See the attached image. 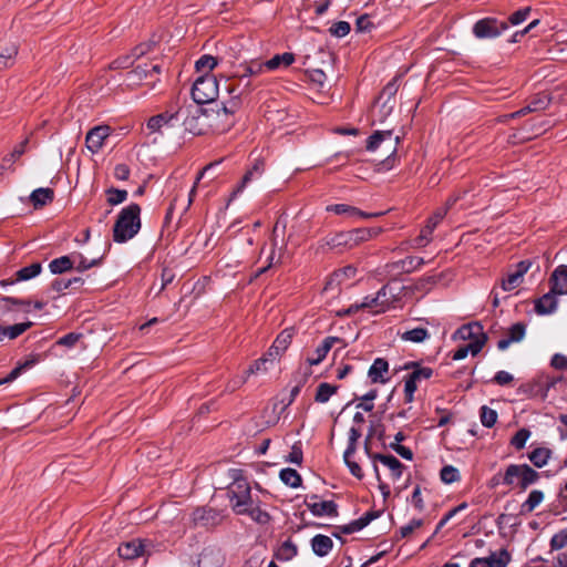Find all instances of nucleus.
Wrapping results in <instances>:
<instances>
[{"mask_svg": "<svg viewBox=\"0 0 567 567\" xmlns=\"http://www.w3.org/2000/svg\"><path fill=\"white\" fill-rule=\"evenodd\" d=\"M18 305L30 306V302L11 297L0 299V342L6 339L13 340L18 338L33 324L31 321L9 324L10 321L17 319V311L13 306Z\"/></svg>", "mask_w": 567, "mask_h": 567, "instance_id": "f257e3e1", "label": "nucleus"}, {"mask_svg": "<svg viewBox=\"0 0 567 567\" xmlns=\"http://www.w3.org/2000/svg\"><path fill=\"white\" fill-rule=\"evenodd\" d=\"M141 207L132 203L124 207L114 224L113 239L115 243H126L137 235L141 229Z\"/></svg>", "mask_w": 567, "mask_h": 567, "instance_id": "f03ea898", "label": "nucleus"}, {"mask_svg": "<svg viewBox=\"0 0 567 567\" xmlns=\"http://www.w3.org/2000/svg\"><path fill=\"white\" fill-rule=\"evenodd\" d=\"M456 333L461 339H470L471 341L465 346H461L453 353V360H463L468 353L476 355L482 350L487 339L483 332L482 326L477 322L462 326Z\"/></svg>", "mask_w": 567, "mask_h": 567, "instance_id": "7ed1b4c3", "label": "nucleus"}, {"mask_svg": "<svg viewBox=\"0 0 567 567\" xmlns=\"http://www.w3.org/2000/svg\"><path fill=\"white\" fill-rule=\"evenodd\" d=\"M239 106L240 100L237 95L212 113L205 111L202 116L215 132L224 133L234 125L235 113L239 110Z\"/></svg>", "mask_w": 567, "mask_h": 567, "instance_id": "20e7f679", "label": "nucleus"}, {"mask_svg": "<svg viewBox=\"0 0 567 567\" xmlns=\"http://www.w3.org/2000/svg\"><path fill=\"white\" fill-rule=\"evenodd\" d=\"M239 472L238 470H233L234 482L228 487V495L233 511L238 515H244L247 511V506L252 504V498L249 483L238 476Z\"/></svg>", "mask_w": 567, "mask_h": 567, "instance_id": "39448f33", "label": "nucleus"}, {"mask_svg": "<svg viewBox=\"0 0 567 567\" xmlns=\"http://www.w3.org/2000/svg\"><path fill=\"white\" fill-rule=\"evenodd\" d=\"M538 478L539 474L529 465L511 464L504 473L503 484L507 486H517L522 491H525L529 485L536 483Z\"/></svg>", "mask_w": 567, "mask_h": 567, "instance_id": "423d86ee", "label": "nucleus"}, {"mask_svg": "<svg viewBox=\"0 0 567 567\" xmlns=\"http://www.w3.org/2000/svg\"><path fill=\"white\" fill-rule=\"evenodd\" d=\"M217 95L218 86L213 76L197 79L192 87V96L197 104L214 102Z\"/></svg>", "mask_w": 567, "mask_h": 567, "instance_id": "0eeeda50", "label": "nucleus"}, {"mask_svg": "<svg viewBox=\"0 0 567 567\" xmlns=\"http://www.w3.org/2000/svg\"><path fill=\"white\" fill-rule=\"evenodd\" d=\"M183 113L181 111L164 112L152 116L147 122V128L151 133L165 134L182 123Z\"/></svg>", "mask_w": 567, "mask_h": 567, "instance_id": "6e6552de", "label": "nucleus"}, {"mask_svg": "<svg viewBox=\"0 0 567 567\" xmlns=\"http://www.w3.org/2000/svg\"><path fill=\"white\" fill-rule=\"evenodd\" d=\"M223 522V515L219 511L212 507H197L190 514L192 527L212 528Z\"/></svg>", "mask_w": 567, "mask_h": 567, "instance_id": "1a4fd4ad", "label": "nucleus"}, {"mask_svg": "<svg viewBox=\"0 0 567 567\" xmlns=\"http://www.w3.org/2000/svg\"><path fill=\"white\" fill-rule=\"evenodd\" d=\"M508 29L506 21H499L496 18H484L473 25V33L477 39H489L501 35Z\"/></svg>", "mask_w": 567, "mask_h": 567, "instance_id": "9d476101", "label": "nucleus"}, {"mask_svg": "<svg viewBox=\"0 0 567 567\" xmlns=\"http://www.w3.org/2000/svg\"><path fill=\"white\" fill-rule=\"evenodd\" d=\"M159 73L161 66L158 64H152L151 69L146 64L136 65L126 74V80L131 85L145 84L153 87Z\"/></svg>", "mask_w": 567, "mask_h": 567, "instance_id": "9b49d317", "label": "nucleus"}, {"mask_svg": "<svg viewBox=\"0 0 567 567\" xmlns=\"http://www.w3.org/2000/svg\"><path fill=\"white\" fill-rule=\"evenodd\" d=\"M153 543L148 539L135 538L125 543H122L118 548V555L123 559H135L144 555L150 554V548Z\"/></svg>", "mask_w": 567, "mask_h": 567, "instance_id": "f8f14e48", "label": "nucleus"}, {"mask_svg": "<svg viewBox=\"0 0 567 567\" xmlns=\"http://www.w3.org/2000/svg\"><path fill=\"white\" fill-rule=\"evenodd\" d=\"M388 142L390 147V155H394L396 152V146L400 143V136H393L391 130L386 131H375L369 138L367 140V150L370 152L377 151L382 143Z\"/></svg>", "mask_w": 567, "mask_h": 567, "instance_id": "ddd939ff", "label": "nucleus"}, {"mask_svg": "<svg viewBox=\"0 0 567 567\" xmlns=\"http://www.w3.org/2000/svg\"><path fill=\"white\" fill-rule=\"evenodd\" d=\"M111 131L109 125H99L91 128L85 137L87 150L93 154L97 153L102 148L104 141L110 136Z\"/></svg>", "mask_w": 567, "mask_h": 567, "instance_id": "4468645a", "label": "nucleus"}, {"mask_svg": "<svg viewBox=\"0 0 567 567\" xmlns=\"http://www.w3.org/2000/svg\"><path fill=\"white\" fill-rule=\"evenodd\" d=\"M532 266L530 260H522L516 265V270L508 274L506 278L502 279L501 287L504 291H512L519 287L524 280L525 274Z\"/></svg>", "mask_w": 567, "mask_h": 567, "instance_id": "2eb2a0df", "label": "nucleus"}, {"mask_svg": "<svg viewBox=\"0 0 567 567\" xmlns=\"http://www.w3.org/2000/svg\"><path fill=\"white\" fill-rule=\"evenodd\" d=\"M306 506L312 513V515L317 517L328 516V517H337L338 516V505L333 501H318L317 495H312L310 501L306 502Z\"/></svg>", "mask_w": 567, "mask_h": 567, "instance_id": "dca6fc26", "label": "nucleus"}, {"mask_svg": "<svg viewBox=\"0 0 567 567\" xmlns=\"http://www.w3.org/2000/svg\"><path fill=\"white\" fill-rule=\"evenodd\" d=\"M348 238L349 236L347 231L327 236L319 241V248L322 250H336L339 252L343 251L344 249H351Z\"/></svg>", "mask_w": 567, "mask_h": 567, "instance_id": "f3484780", "label": "nucleus"}, {"mask_svg": "<svg viewBox=\"0 0 567 567\" xmlns=\"http://www.w3.org/2000/svg\"><path fill=\"white\" fill-rule=\"evenodd\" d=\"M328 212L334 213L337 215H346L347 217L351 219H360V218H371V217H378L382 215V213H364L353 206L346 205V204H336V205H329L327 207Z\"/></svg>", "mask_w": 567, "mask_h": 567, "instance_id": "a211bd4d", "label": "nucleus"}, {"mask_svg": "<svg viewBox=\"0 0 567 567\" xmlns=\"http://www.w3.org/2000/svg\"><path fill=\"white\" fill-rule=\"evenodd\" d=\"M557 293L553 292L551 289L542 296L540 298L535 300V312L539 316L551 315L556 311L558 300Z\"/></svg>", "mask_w": 567, "mask_h": 567, "instance_id": "6ab92c4d", "label": "nucleus"}, {"mask_svg": "<svg viewBox=\"0 0 567 567\" xmlns=\"http://www.w3.org/2000/svg\"><path fill=\"white\" fill-rule=\"evenodd\" d=\"M526 333V324L516 322L508 328L506 337L497 342V348L502 351L506 350L512 343L519 342L524 339Z\"/></svg>", "mask_w": 567, "mask_h": 567, "instance_id": "aec40b11", "label": "nucleus"}, {"mask_svg": "<svg viewBox=\"0 0 567 567\" xmlns=\"http://www.w3.org/2000/svg\"><path fill=\"white\" fill-rule=\"evenodd\" d=\"M549 285L553 292L558 296L567 295V266H558L549 278Z\"/></svg>", "mask_w": 567, "mask_h": 567, "instance_id": "412c9836", "label": "nucleus"}, {"mask_svg": "<svg viewBox=\"0 0 567 567\" xmlns=\"http://www.w3.org/2000/svg\"><path fill=\"white\" fill-rule=\"evenodd\" d=\"M389 363L383 358L374 360L368 371V377L372 383H386L389 381Z\"/></svg>", "mask_w": 567, "mask_h": 567, "instance_id": "4be33fe9", "label": "nucleus"}, {"mask_svg": "<svg viewBox=\"0 0 567 567\" xmlns=\"http://www.w3.org/2000/svg\"><path fill=\"white\" fill-rule=\"evenodd\" d=\"M18 51L17 42H0V72L13 66Z\"/></svg>", "mask_w": 567, "mask_h": 567, "instance_id": "5701e85b", "label": "nucleus"}, {"mask_svg": "<svg viewBox=\"0 0 567 567\" xmlns=\"http://www.w3.org/2000/svg\"><path fill=\"white\" fill-rule=\"evenodd\" d=\"M382 288H390L392 292H385V296L383 297V300H379L380 302V309L374 310V313L384 312L391 307H394V305L401 299L402 292L404 290L403 286L388 284L383 286Z\"/></svg>", "mask_w": 567, "mask_h": 567, "instance_id": "b1692460", "label": "nucleus"}, {"mask_svg": "<svg viewBox=\"0 0 567 567\" xmlns=\"http://www.w3.org/2000/svg\"><path fill=\"white\" fill-rule=\"evenodd\" d=\"M42 270V266L40 262H33L27 267L21 268L16 272L14 280H2L0 282L1 286L12 285L16 281H27L34 277H37Z\"/></svg>", "mask_w": 567, "mask_h": 567, "instance_id": "393cba45", "label": "nucleus"}, {"mask_svg": "<svg viewBox=\"0 0 567 567\" xmlns=\"http://www.w3.org/2000/svg\"><path fill=\"white\" fill-rule=\"evenodd\" d=\"M370 457L373 461H379L383 465L389 467V470L392 473L393 478L399 480L401 477L402 470H403V464L396 457H394L393 455H391V454H388V455H384V454H373V455H370Z\"/></svg>", "mask_w": 567, "mask_h": 567, "instance_id": "a878e982", "label": "nucleus"}, {"mask_svg": "<svg viewBox=\"0 0 567 567\" xmlns=\"http://www.w3.org/2000/svg\"><path fill=\"white\" fill-rule=\"evenodd\" d=\"M349 236L350 248H353L361 243L369 240L380 233L378 228H358L351 231H347Z\"/></svg>", "mask_w": 567, "mask_h": 567, "instance_id": "bb28decb", "label": "nucleus"}, {"mask_svg": "<svg viewBox=\"0 0 567 567\" xmlns=\"http://www.w3.org/2000/svg\"><path fill=\"white\" fill-rule=\"evenodd\" d=\"M392 292L390 288H381L375 296H367L363 298L362 302L360 305L351 306L349 309V312L357 311L359 309L363 308H370V309H380V302L379 300H383V297L385 296V292Z\"/></svg>", "mask_w": 567, "mask_h": 567, "instance_id": "cd10ccee", "label": "nucleus"}, {"mask_svg": "<svg viewBox=\"0 0 567 567\" xmlns=\"http://www.w3.org/2000/svg\"><path fill=\"white\" fill-rule=\"evenodd\" d=\"M332 539L326 535L319 534L311 539L312 550L319 557L328 555L332 549Z\"/></svg>", "mask_w": 567, "mask_h": 567, "instance_id": "c85d7f7f", "label": "nucleus"}, {"mask_svg": "<svg viewBox=\"0 0 567 567\" xmlns=\"http://www.w3.org/2000/svg\"><path fill=\"white\" fill-rule=\"evenodd\" d=\"M424 264L423 258L421 257H406L403 260L393 262L389 265L392 269L399 270L401 272H412L419 269Z\"/></svg>", "mask_w": 567, "mask_h": 567, "instance_id": "c756f323", "label": "nucleus"}, {"mask_svg": "<svg viewBox=\"0 0 567 567\" xmlns=\"http://www.w3.org/2000/svg\"><path fill=\"white\" fill-rule=\"evenodd\" d=\"M487 567H506L511 561V554L506 549L493 551L487 557H482Z\"/></svg>", "mask_w": 567, "mask_h": 567, "instance_id": "7c9ffc66", "label": "nucleus"}, {"mask_svg": "<svg viewBox=\"0 0 567 567\" xmlns=\"http://www.w3.org/2000/svg\"><path fill=\"white\" fill-rule=\"evenodd\" d=\"M240 68L244 69V73L240 75L234 74L233 78L244 80L247 76H257L266 71L264 62L259 60H250L249 62H245L240 65Z\"/></svg>", "mask_w": 567, "mask_h": 567, "instance_id": "2f4dec72", "label": "nucleus"}, {"mask_svg": "<svg viewBox=\"0 0 567 567\" xmlns=\"http://www.w3.org/2000/svg\"><path fill=\"white\" fill-rule=\"evenodd\" d=\"M295 61V55L289 52H285L282 54H277L272 56L270 60L264 62L265 69L268 71H274L279 66H289Z\"/></svg>", "mask_w": 567, "mask_h": 567, "instance_id": "473e14b6", "label": "nucleus"}, {"mask_svg": "<svg viewBox=\"0 0 567 567\" xmlns=\"http://www.w3.org/2000/svg\"><path fill=\"white\" fill-rule=\"evenodd\" d=\"M54 197V192L51 188H38L32 192L30 199L35 208L42 207L51 203Z\"/></svg>", "mask_w": 567, "mask_h": 567, "instance_id": "72a5a7b5", "label": "nucleus"}, {"mask_svg": "<svg viewBox=\"0 0 567 567\" xmlns=\"http://www.w3.org/2000/svg\"><path fill=\"white\" fill-rule=\"evenodd\" d=\"M73 267L74 259H72V255L55 258L49 264V268L52 274H63L73 269Z\"/></svg>", "mask_w": 567, "mask_h": 567, "instance_id": "f704fd0d", "label": "nucleus"}, {"mask_svg": "<svg viewBox=\"0 0 567 567\" xmlns=\"http://www.w3.org/2000/svg\"><path fill=\"white\" fill-rule=\"evenodd\" d=\"M338 389V385H333L327 382L320 383L316 391L315 401L317 403H327L330 398L337 393Z\"/></svg>", "mask_w": 567, "mask_h": 567, "instance_id": "c9c22d12", "label": "nucleus"}, {"mask_svg": "<svg viewBox=\"0 0 567 567\" xmlns=\"http://www.w3.org/2000/svg\"><path fill=\"white\" fill-rule=\"evenodd\" d=\"M291 340V333L282 331L277 339L275 340L272 347L269 349V357H275V359L288 348V344Z\"/></svg>", "mask_w": 567, "mask_h": 567, "instance_id": "e433bc0d", "label": "nucleus"}, {"mask_svg": "<svg viewBox=\"0 0 567 567\" xmlns=\"http://www.w3.org/2000/svg\"><path fill=\"white\" fill-rule=\"evenodd\" d=\"M400 337L404 341L421 343L430 338V333L425 328H413L400 333Z\"/></svg>", "mask_w": 567, "mask_h": 567, "instance_id": "4c0bfd02", "label": "nucleus"}, {"mask_svg": "<svg viewBox=\"0 0 567 567\" xmlns=\"http://www.w3.org/2000/svg\"><path fill=\"white\" fill-rule=\"evenodd\" d=\"M279 477L284 484L292 488L299 487L302 482L300 474L293 468H282Z\"/></svg>", "mask_w": 567, "mask_h": 567, "instance_id": "58836bf2", "label": "nucleus"}, {"mask_svg": "<svg viewBox=\"0 0 567 567\" xmlns=\"http://www.w3.org/2000/svg\"><path fill=\"white\" fill-rule=\"evenodd\" d=\"M544 501V493L539 489H534L529 493L527 499L522 504L520 513L533 512Z\"/></svg>", "mask_w": 567, "mask_h": 567, "instance_id": "ea45409f", "label": "nucleus"}, {"mask_svg": "<svg viewBox=\"0 0 567 567\" xmlns=\"http://www.w3.org/2000/svg\"><path fill=\"white\" fill-rule=\"evenodd\" d=\"M221 557L214 550H204L198 559V567H220Z\"/></svg>", "mask_w": 567, "mask_h": 567, "instance_id": "a19ab883", "label": "nucleus"}, {"mask_svg": "<svg viewBox=\"0 0 567 567\" xmlns=\"http://www.w3.org/2000/svg\"><path fill=\"white\" fill-rule=\"evenodd\" d=\"M29 140L25 138L22 141L18 146L14 147V150L7 156L2 158L0 168L1 169H8L11 167L12 163L18 159L21 155L25 152V146L28 144Z\"/></svg>", "mask_w": 567, "mask_h": 567, "instance_id": "79ce46f5", "label": "nucleus"}, {"mask_svg": "<svg viewBox=\"0 0 567 567\" xmlns=\"http://www.w3.org/2000/svg\"><path fill=\"white\" fill-rule=\"evenodd\" d=\"M550 455L551 451L549 449L537 447L534 451H532L528 457L536 467L540 468L547 464Z\"/></svg>", "mask_w": 567, "mask_h": 567, "instance_id": "37998d69", "label": "nucleus"}, {"mask_svg": "<svg viewBox=\"0 0 567 567\" xmlns=\"http://www.w3.org/2000/svg\"><path fill=\"white\" fill-rule=\"evenodd\" d=\"M72 259H74V266L76 265V270L84 271L92 267L99 266L101 264L102 257L89 260L82 254L73 252Z\"/></svg>", "mask_w": 567, "mask_h": 567, "instance_id": "c03bdc74", "label": "nucleus"}, {"mask_svg": "<svg viewBox=\"0 0 567 567\" xmlns=\"http://www.w3.org/2000/svg\"><path fill=\"white\" fill-rule=\"evenodd\" d=\"M298 553L297 546L291 540H286L277 550L276 558L282 561L292 559Z\"/></svg>", "mask_w": 567, "mask_h": 567, "instance_id": "a18cd8bd", "label": "nucleus"}, {"mask_svg": "<svg viewBox=\"0 0 567 567\" xmlns=\"http://www.w3.org/2000/svg\"><path fill=\"white\" fill-rule=\"evenodd\" d=\"M244 514L248 515L254 522L260 525H266L270 522V515L260 507L252 506V504L247 506V511Z\"/></svg>", "mask_w": 567, "mask_h": 567, "instance_id": "49530a36", "label": "nucleus"}, {"mask_svg": "<svg viewBox=\"0 0 567 567\" xmlns=\"http://www.w3.org/2000/svg\"><path fill=\"white\" fill-rule=\"evenodd\" d=\"M498 414L495 410L483 405L480 409V420L485 427H492L497 422Z\"/></svg>", "mask_w": 567, "mask_h": 567, "instance_id": "de8ad7c7", "label": "nucleus"}, {"mask_svg": "<svg viewBox=\"0 0 567 567\" xmlns=\"http://www.w3.org/2000/svg\"><path fill=\"white\" fill-rule=\"evenodd\" d=\"M329 351H330L329 342H324L322 340V342L315 350V357H310L307 359L308 363L310 365L319 364L320 362H322L324 360V358L327 357Z\"/></svg>", "mask_w": 567, "mask_h": 567, "instance_id": "09e8293b", "label": "nucleus"}, {"mask_svg": "<svg viewBox=\"0 0 567 567\" xmlns=\"http://www.w3.org/2000/svg\"><path fill=\"white\" fill-rule=\"evenodd\" d=\"M275 357H269V352L262 358L256 360L247 370V374H255L258 372L267 371V363H272L275 361Z\"/></svg>", "mask_w": 567, "mask_h": 567, "instance_id": "8fccbe9b", "label": "nucleus"}, {"mask_svg": "<svg viewBox=\"0 0 567 567\" xmlns=\"http://www.w3.org/2000/svg\"><path fill=\"white\" fill-rule=\"evenodd\" d=\"M549 546L551 550H560L567 546V527L551 537Z\"/></svg>", "mask_w": 567, "mask_h": 567, "instance_id": "3c124183", "label": "nucleus"}, {"mask_svg": "<svg viewBox=\"0 0 567 567\" xmlns=\"http://www.w3.org/2000/svg\"><path fill=\"white\" fill-rule=\"evenodd\" d=\"M107 203L112 206L118 205L126 200L127 192L125 189L110 188L106 190Z\"/></svg>", "mask_w": 567, "mask_h": 567, "instance_id": "603ef678", "label": "nucleus"}, {"mask_svg": "<svg viewBox=\"0 0 567 567\" xmlns=\"http://www.w3.org/2000/svg\"><path fill=\"white\" fill-rule=\"evenodd\" d=\"M361 437V432L359 429L352 426L349 431V444L347 450L344 451L346 457L353 456L357 450V442Z\"/></svg>", "mask_w": 567, "mask_h": 567, "instance_id": "864d4df0", "label": "nucleus"}, {"mask_svg": "<svg viewBox=\"0 0 567 567\" xmlns=\"http://www.w3.org/2000/svg\"><path fill=\"white\" fill-rule=\"evenodd\" d=\"M440 476H441V480L446 484H451V483L457 482L460 480V473H458L457 468H455L452 465L444 466L441 470Z\"/></svg>", "mask_w": 567, "mask_h": 567, "instance_id": "5fc2aeb1", "label": "nucleus"}, {"mask_svg": "<svg viewBox=\"0 0 567 567\" xmlns=\"http://www.w3.org/2000/svg\"><path fill=\"white\" fill-rule=\"evenodd\" d=\"M195 65L199 72H209L217 65V59L212 55H203L196 61Z\"/></svg>", "mask_w": 567, "mask_h": 567, "instance_id": "6e6d98bb", "label": "nucleus"}, {"mask_svg": "<svg viewBox=\"0 0 567 567\" xmlns=\"http://www.w3.org/2000/svg\"><path fill=\"white\" fill-rule=\"evenodd\" d=\"M377 395L378 391L375 389L370 390L368 393L360 398L361 402L357 404V408L367 412L372 411L374 408L373 400L377 398Z\"/></svg>", "mask_w": 567, "mask_h": 567, "instance_id": "4d7b16f0", "label": "nucleus"}, {"mask_svg": "<svg viewBox=\"0 0 567 567\" xmlns=\"http://www.w3.org/2000/svg\"><path fill=\"white\" fill-rule=\"evenodd\" d=\"M424 524V520L423 519H412L409 524L402 526L399 530H398V535L400 538H405V537H409L414 530L421 528Z\"/></svg>", "mask_w": 567, "mask_h": 567, "instance_id": "13d9d810", "label": "nucleus"}, {"mask_svg": "<svg viewBox=\"0 0 567 567\" xmlns=\"http://www.w3.org/2000/svg\"><path fill=\"white\" fill-rule=\"evenodd\" d=\"M434 229H435V223L426 224L422 228L419 237L415 239L416 246H419V247L425 246L430 241L431 235Z\"/></svg>", "mask_w": 567, "mask_h": 567, "instance_id": "bf43d9fd", "label": "nucleus"}, {"mask_svg": "<svg viewBox=\"0 0 567 567\" xmlns=\"http://www.w3.org/2000/svg\"><path fill=\"white\" fill-rule=\"evenodd\" d=\"M530 436V432L527 430V429H520L519 431L516 432V434L513 436L512 441H511V444L517 449V450H522L528 437Z\"/></svg>", "mask_w": 567, "mask_h": 567, "instance_id": "052dcab7", "label": "nucleus"}, {"mask_svg": "<svg viewBox=\"0 0 567 567\" xmlns=\"http://www.w3.org/2000/svg\"><path fill=\"white\" fill-rule=\"evenodd\" d=\"M351 30L350 24L347 21H339L332 24L330 33L337 38L346 37Z\"/></svg>", "mask_w": 567, "mask_h": 567, "instance_id": "680f3d73", "label": "nucleus"}, {"mask_svg": "<svg viewBox=\"0 0 567 567\" xmlns=\"http://www.w3.org/2000/svg\"><path fill=\"white\" fill-rule=\"evenodd\" d=\"M560 380V378L544 374L538 378L537 383L544 390V395H546L549 389L554 388Z\"/></svg>", "mask_w": 567, "mask_h": 567, "instance_id": "e2e57ef3", "label": "nucleus"}, {"mask_svg": "<svg viewBox=\"0 0 567 567\" xmlns=\"http://www.w3.org/2000/svg\"><path fill=\"white\" fill-rule=\"evenodd\" d=\"M529 13H530L529 7L517 10L516 12H514L513 14L509 16L508 22L512 25H518V24L523 23L528 18Z\"/></svg>", "mask_w": 567, "mask_h": 567, "instance_id": "0e129e2a", "label": "nucleus"}, {"mask_svg": "<svg viewBox=\"0 0 567 567\" xmlns=\"http://www.w3.org/2000/svg\"><path fill=\"white\" fill-rule=\"evenodd\" d=\"M417 389V382L412 379L410 375L406 377L405 379V382H404V396H405V401L406 402H412L413 401V395H414V392L416 391Z\"/></svg>", "mask_w": 567, "mask_h": 567, "instance_id": "69168bd1", "label": "nucleus"}, {"mask_svg": "<svg viewBox=\"0 0 567 567\" xmlns=\"http://www.w3.org/2000/svg\"><path fill=\"white\" fill-rule=\"evenodd\" d=\"M433 374V370L426 367H417L415 368L409 375L414 379L416 382L421 380L430 379Z\"/></svg>", "mask_w": 567, "mask_h": 567, "instance_id": "338daca9", "label": "nucleus"}, {"mask_svg": "<svg viewBox=\"0 0 567 567\" xmlns=\"http://www.w3.org/2000/svg\"><path fill=\"white\" fill-rule=\"evenodd\" d=\"M287 461L297 465L302 463V450L299 443L292 445L291 451L287 456Z\"/></svg>", "mask_w": 567, "mask_h": 567, "instance_id": "774afa93", "label": "nucleus"}]
</instances>
